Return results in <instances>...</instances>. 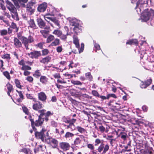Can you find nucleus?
I'll return each instance as SVG.
<instances>
[{"mask_svg": "<svg viewBox=\"0 0 154 154\" xmlns=\"http://www.w3.org/2000/svg\"><path fill=\"white\" fill-rule=\"evenodd\" d=\"M6 7L11 12L14 14V15L12 14V17L15 19L16 20H19L18 15L16 12V9L13 4L8 0L6 1Z\"/></svg>", "mask_w": 154, "mask_h": 154, "instance_id": "obj_1", "label": "nucleus"}, {"mask_svg": "<svg viewBox=\"0 0 154 154\" xmlns=\"http://www.w3.org/2000/svg\"><path fill=\"white\" fill-rule=\"evenodd\" d=\"M71 21V24L74 26L73 30L75 33H77L81 32L82 30L81 27L77 23V20L76 19H72Z\"/></svg>", "mask_w": 154, "mask_h": 154, "instance_id": "obj_2", "label": "nucleus"}, {"mask_svg": "<svg viewBox=\"0 0 154 154\" xmlns=\"http://www.w3.org/2000/svg\"><path fill=\"white\" fill-rule=\"evenodd\" d=\"M152 14L148 9L145 10L142 13L141 17L142 21L146 22L148 20Z\"/></svg>", "mask_w": 154, "mask_h": 154, "instance_id": "obj_3", "label": "nucleus"}, {"mask_svg": "<svg viewBox=\"0 0 154 154\" xmlns=\"http://www.w3.org/2000/svg\"><path fill=\"white\" fill-rule=\"evenodd\" d=\"M21 41L26 49H28L29 43L32 42L34 41V39L33 38L31 35H30L28 38L24 36H22L21 37Z\"/></svg>", "mask_w": 154, "mask_h": 154, "instance_id": "obj_4", "label": "nucleus"}, {"mask_svg": "<svg viewBox=\"0 0 154 154\" xmlns=\"http://www.w3.org/2000/svg\"><path fill=\"white\" fill-rule=\"evenodd\" d=\"M29 118L31 122L32 126H33L34 124L36 126H41L42 124L44 121L43 119H42V118L38 117V120H36L35 122H34L33 120L32 119L31 116H30L29 117Z\"/></svg>", "mask_w": 154, "mask_h": 154, "instance_id": "obj_5", "label": "nucleus"}, {"mask_svg": "<svg viewBox=\"0 0 154 154\" xmlns=\"http://www.w3.org/2000/svg\"><path fill=\"white\" fill-rule=\"evenodd\" d=\"M46 132V131L45 129L42 130L40 132H37L35 133V137L38 138L40 139L43 142H45L46 139H44L45 133Z\"/></svg>", "mask_w": 154, "mask_h": 154, "instance_id": "obj_6", "label": "nucleus"}, {"mask_svg": "<svg viewBox=\"0 0 154 154\" xmlns=\"http://www.w3.org/2000/svg\"><path fill=\"white\" fill-rule=\"evenodd\" d=\"M82 139L85 142H87V137H85L83 135H80L79 137H76L74 141V144L75 145L80 144Z\"/></svg>", "mask_w": 154, "mask_h": 154, "instance_id": "obj_7", "label": "nucleus"}, {"mask_svg": "<svg viewBox=\"0 0 154 154\" xmlns=\"http://www.w3.org/2000/svg\"><path fill=\"white\" fill-rule=\"evenodd\" d=\"M27 54L31 58L37 59L40 56L41 53L39 51H34L30 53H28Z\"/></svg>", "mask_w": 154, "mask_h": 154, "instance_id": "obj_8", "label": "nucleus"}, {"mask_svg": "<svg viewBox=\"0 0 154 154\" xmlns=\"http://www.w3.org/2000/svg\"><path fill=\"white\" fill-rule=\"evenodd\" d=\"M45 142L52 145L54 148L56 147L58 144V141L52 138L47 139L45 140Z\"/></svg>", "mask_w": 154, "mask_h": 154, "instance_id": "obj_9", "label": "nucleus"}, {"mask_svg": "<svg viewBox=\"0 0 154 154\" xmlns=\"http://www.w3.org/2000/svg\"><path fill=\"white\" fill-rule=\"evenodd\" d=\"M59 146L61 149L65 151L68 150L70 146L69 143L67 142L60 143L59 144Z\"/></svg>", "mask_w": 154, "mask_h": 154, "instance_id": "obj_10", "label": "nucleus"}, {"mask_svg": "<svg viewBox=\"0 0 154 154\" xmlns=\"http://www.w3.org/2000/svg\"><path fill=\"white\" fill-rule=\"evenodd\" d=\"M47 7V4L46 3L44 2L38 5L37 10L39 12H44L45 11Z\"/></svg>", "mask_w": 154, "mask_h": 154, "instance_id": "obj_11", "label": "nucleus"}, {"mask_svg": "<svg viewBox=\"0 0 154 154\" xmlns=\"http://www.w3.org/2000/svg\"><path fill=\"white\" fill-rule=\"evenodd\" d=\"M47 10L48 12V15H50L54 16L57 12V10L54 7L52 6L51 7Z\"/></svg>", "mask_w": 154, "mask_h": 154, "instance_id": "obj_12", "label": "nucleus"}, {"mask_svg": "<svg viewBox=\"0 0 154 154\" xmlns=\"http://www.w3.org/2000/svg\"><path fill=\"white\" fill-rule=\"evenodd\" d=\"M145 1L144 0H138L137 3V6L136 9H137V11L138 12V10L139 9V11H141V8L140 7L144 3Z\"/></svg>", "mask_w": 154, "mask_h": 154, "instance_id": "obj_13", "label": "nucleus"}, {"mask_svg": "<svg viewBox=\"0 0 154 154\" xmlns=\"http://www.w3.org/2000/svg\"><path fill=\"white\" fill-rule=\"evenodd\" d=\"M73 42L75 45L76 47L78 48H79V40L76 35H74L73 36Z\"/></svg>", "mask_w": 154, "mask_h": 154, "instance_id": "obj_14", "label": "nucleus"}, {"mask_svg": "<svg viewBox=\"0 0 154 154\" xmlns=\"http://www.w3.org/2000/svg\"><path fill=\"white\" fill-rule=\"evenodd\" d=\"M38 96L39 100L41 101H44L46 99V96L44 92H42L38 93Z\"/></svg>", "mask_w": 154, "mask_h": 154, "instance_id": "obj_15", "label": "nucleus"}, {"mask_svg": "<svg viewBox=\"0 0 154 154\" xmlns=\"http://www.w3.org/2000/svg\"><path fill=\"white\" fill-rule=\"evenodd\" d=\"M14 45L16 48H20L22 46L21 42L17 38H14Z\"/></svg>", "mask_w": 154, "mask_h": 154, "instance_id": "obj_16", "label": "nucleus"}, {"mask_svg": "<svg viewBox=\"0 0 154 154\" xmlns=\"http://www.w3.org/2000/svg\"><path fill=\"white\" fill-rule=\"evenodd\" d=\"M42 107V105L39 102H37L36 103L33 105V108L34 109L36 110L41 109Z\"/></svg>", "mask_w": 154, "mask_h": 154, "instance_id": "obj_17", "label": "nucleus"}, {"mask_svg": "<svg viewBox=\"0 0 154 154\" xmlns=\"http://www.w3.org/2000/svg\"><path fill=\"white\" fill-rule=\"evenodd\" d=\"M149 83L147 84H146L145 82H142L140 86V87L142 88H146L147 87L149 86V85H150L152 83V80L151 79H149Z\"/></svg>", "mask_w": 154, "mask_h": 154, "instance_id": "obj_18", "label": "nucleus"}, {"mask_svg": "<svg viewBox=\"0 0 154 154\" xmlns=\"http://www.w3.org/2000/svg\"><path fill=\"white\" fill-rule=\"evenodd\" d=\"M48 79L46 76H41L40 81L42 84H46L48 82Z\"/></svg>", "mask_w": 154, "mask_h": 154, "instance_id": "obj_19", "label": "nucleus"}, {"mask_svg": "<svg viewBox=\"0 0 154 154\" xmlns=\"http://www.w3.org/2000/svg\"><path fill=\"white\" fill-rule=\"evenodd\" d=\"M51 59L50 57L49 56L45 58H43L40 60L41 62L43 63H47L49 61H50Z\"/></svg>", "mask_w": 154, "mask_h": 154, "instance_id": "obj_20", "label": "nucleus"}, {"mask_svg": "<svg viewBox=\"0 0 154 154\" xmlns=\"http://www.w3.org/2000/svg\"><path fill=\"white\" fill-rule=\"evenodd\" d=\"M38 23L39 26L40 28H45V24L43 20L41 19H39L38 20Z\"/></svg>", "mask_w": 154, "mask_h": 154, "instance_id": "obj_21", "label": "nucleus"}, {"mask_svg": "<svg viewBox=\"0 0 154 154\" xmlns=\"http://www.w3.org/2000/svg\"><path fill=\"white\" fill-rule=\"evenodd\" d=\"M16 91L18 93L20 97V98H18L17 99V101L19 102H21L24 99L23 95V94L21 91H18L17 90H16Z\"/></svg>", "mask_w": 154, "mask_h": 154, "instance_id": "obj_22", "label": "nucleus"}, {"mask_svg": "<svg viewBox=\"0 0 154 154\" xmlns=\"http://www.w3.org/2000/svg\"><path fill=\"white\" fill-rule=\"evenodd\" d=\"M138 42L136 39H132L128 40L126 42V44L128 45H137Z\"/></svg>", "mask_w": 154, "mask_h": 154, "instance_id": "obj_23", "label": "nucleus"}, {"mask_svg": "<svg viewBox=\"0 0 154 154\" xmlns=\"http://www.w3.org/2000/svg\"><path fill=\"white\" fill-rule=\"evenodd\" d=\"M62 32L59 29H55L54 31L52 33L57 35V37H59L61 35H62Z\"/></svg>", "mask_w": 154, "mask_h": 154, "instance_id": "obj_24", "label": "nucleus"}, {"mask_svg": "<svg viewBox=\"0 0 154 154\" xmlns=\"http://www.w3.org/2000/svg\"><path fill=\"white\" fill-rule=\"evenodd\" d=\"M60 44V40L59 39L56 38L53 42L51 45L52 46H56L59 45Z\"/></svg>", "mask_w": 154, "mask_h": 154, "instance_id": "obj_25", "label": "nucleus"}, {"mask_svg": "<svg viewBox=\"0 0 154 154\" xmlns=\"http://www.w3.org/2000/svg\"><path fill=\"white\" fill-rule=\"evenodd\" d=\"M54 39V35H50L48 36L46 40V42L49 43Z\"/></svg>", "mask_w": 154, "mask_h": 154, "instance_id": "obj_26", "label": "nucleus"}, {"mask_svg": "<svg viewBox=\"0 0 154 154\" xmlns=\"http://www.w3.org/2000/svg\"><path fill=\"white\" fill-rule=\"evenodd\" d=\"M41 33L42 34L43 36L45 38L47 36V34H48L49 31L48 29H43L40 31Z\"/></svg>", "mask_w": 154, "mask_h": 154, "instance_id": "obj_27", "label": "nucleus"}, {"mask_svg": "<svg viewBox=\"0 0 154 154\" xmlns=\"http://www.w3.org/2000/svg\"><path fill=\"white\" fill-rule=\"evenodd\" d=\"M28 23L29 25V26L31 28H34L35 27V24L34 21L32 20H30L28 21Z\"/></svg>", "mask_w": 154, "mask_h": 154, "instance_id": "obj_28", "label": "nucleus"}, {"mask_svg": "<svg viewBox=\"0 0 154 154\" xmlns=\"http://www.w3.org/2000/svg\"><path fill=\"white\" fill-rule=\"evenodd\" d=\"M77 130L80 133H85L86 130L83 128H82L80 126H78L76 127Z\"/></svg>", "mask_w": 154, "mask_h": 154, "instance_id": "obj_29", "label": "nucleus"}, {"mask_svg": "<svg viewBox=\"0 0 154 154\" xmlns=\"http://www.w3.org/2000/svg\"><path fill=\"white\" fill-rule=\"evenodd\" d=\"M41 75V73L38 70H37L33 74V76L35 77L38 78Z\"/></svg>", "mask_w": 154, "mask_h": 154, "instance_id": "obj_30", "label": "nucleus"}, {"mask_svg": "<svg viewBox=\"0 0 154 154\" xmlns=\"http://www.w3.org/2000/svg\"><path fill=\"white\" fill-rule=\"evenodd\" d=\"M130 121L134 125L137 124L139 123L138 120L134 118H132L131 119Z\"/></svg>", "mask_w": 154, "mask_h": 154, "instance_id": "obj_31", "label": "nucleus"}, {"mask_svg": "<svg viewBox=\"0 0 154 154\" xmlns=\"http://www.w3.org/2000/svg\"><path fill=\"white\" fill-rule=\"evenodd\" d=\"M85 76L87 78L89 81H91L92 80L93 78L90 72H88L86 73L85 74Z\"/></svg>", "mask_w": 154, "mask_h": 154, "instance_id": "obj_32", "label": "nucleus"}, {"mask_svg": "<svg viewBox=\"0 0 154 154\" xmlns=\"http://www.w3.org/2000/svg\"><path fill=\"white\" fill-rule=\"evenodd\" d=\"M20 152H23L25 154H29V149L26 148H23L20 150Z\"/></svg>", "mask_w": 154, "mask_h": 154, "instance_id": "obj_33", "label": "nucleus"}, {"mask_svg": "<svg viewBox=\"0 0 154 154\" xmlns=\"http://www.w3.org/2000/svg\"><path fill=\"white\" fill-rule=\"evenodd\" d=\"M71 82L74 85H82V83L79 81L72 80L71 81Z\"/></svg>", "mask_w": 154, "mask_h": 154, "instance_id": "obj_34", "label": "nucleus"}, {"mask_svg": "<svg viewBox=\"0 0 154 154\" xmlns=\"http://www.w3.org/2000/svg\"><path fill=\"white\" fill-rule=\"evenodd\" d=\"M74 136V134L69 132H67L65 135V137L66 138H68L73 137Z\"/></svg>", "mask_w": 154, "mask_h": 154, "instance_id": "obj_35", "label": "nucleus"}, {"mask_svg": "<svg viewBox=\"0 0 154 154\" xmlns=\"http://www.w3.org/2000/svg\"><path fill=\"white\" fill-rule=\"evenodd\" d=\"M31 69V68L30 66L24 65L23 66H22L21 67V69L23 70H30Z\"/></svg>", "mask_w": 154, "mask_h": 154, "instance_id": "obj_36", "label": "nucleus"}, {"mask_svg": "<svg viewBox=\"0 0 154 154\" xmlns=\"http://www.w3.org/2000/svg\"><path fill=\"white\" fill-rule=\"evenodd\" d=\"M15 82L16 84L17 87L20 89H21V86L20 85V83L19 81L17 79H15Z\"/></svg>", "mask_w": 154, "mask_h": 154, "instance_id": "obj_37", "label": "nucleus"}, {"mask_svg": "<svg viewBox=\"0 0 154 154\" xmlns=\"http://www.w3.org/2000/svg\"><path fill=\"white\" fill-rule=\"evenodd\" d=\"M11 27L14 29H15L16 32H17L18 30V28L17 26V25L15 23L12 22L11 23Z\"/></svg>", "mask_w": 154, "mask_h": 154, "instance_id": "obj_38", "label": "nucleus"}, {"mask_svg": "<svg viewBox=\"0 0 154 154\" xmlns=\"http://www.w3.org/2000/svg\"><path fill=\"white\" fill-rule=\"evenodd\" d=\"M6 86L8 89V91H11L13 90L12 86L9 83H7L6 84Z\"/></svg>", "mask_w": 154, "mask_h": 154, "instance_id": "obj_39", "label": "nucleus"}, {"mask_svg": "<svg viewBox=\"0 0 154 154\" xmlns=\"http://www.w3.org/2000/svg\"><path fill=\"white\" fill-rule=\"evenodd\" d=\"M8 31L6 29H2L0 31V34L2 36L6 35Z\"/></svg>", "mask_w": 154, "mask_h": 154, "instance_id": "obj_40", "label": "nucleus"}, {"mask_svg": "<svg viewBox=\"0 0 154 154\" xmlns=\"http://www.w3.org/2000/svg\"><path fill=\"white\" fill-rule=\"evenodd\" d=\"M69 35H67L66 33L65 35L63 34L62 32V35H60V36L59 37L61 39L64 40L66 41L67 38V36Z\"/></svg>", "mask_w": 154, "mask_h": 154, "instance_id": "obj_41", "label": "nucleus"}, {"mask_svg": "<svg viewBox=\"0 0 154 154\" xmlns=\"http://www.w3.org/2000/svg\"><path fill=\"white\" fill-rule=\"evenodd\" d=\"M53 114L52 112L48 111L46 113H45V116L46 117H48L52 116Z\"/></svg>", "mask_w": 154, "mask_h": 154, "instance_id": "obj_42", "label": "nucleus"}, {"mask_svg": "<svg viewBox=\"0 0 154 154\" xmlns=\"http://www.w3.org/2000/svg\"><path fill=\"white\" fill-rule=\"evenodd\" d=\"M45 111V110L44 109L39 110L38 112L40 114L39 116H38V117L42 118L43 115H45V113H44V112Z\"/></svg>", "mask_w": 154, "mask_h": 154, "instance_id": "obj_43", "label": "nucleus"}, {"mask_svg": "<svg viewBox=\"0 0 154 154\" xmlns=\"http://www.w3.org/2000/svg\"><path fill=\"white\" fill-rule=\"evenodd\" d=\"M48 15H48V13L44 15V18L45 19V20L47 21H48V20H52V18L51 17H48Z\"/></svg>", "mask_w": 154, "mask_h": 154, "instance_id": "obj_44", "label": "nucleus"}, {"mask_svg": "<svg viewBox=\"0 0 154 154\" xmlns=\"http://www.w3.org/2000/svg\"><path fill=\"white\" fill-rule=\"evenodd\" d=\"M104 147V145L103 143H101L100 146L98 147V149H97L98 151L99 152H101L103 150V148Z\"/></svg>", "mask_w": 154, "mask_h": 154, "instance_id": "obj_45", "label": "nucleus"}, {"mask_svg": "<svg viewBox=\"0 0 154 154\" xmlns=\"http://www.w3.org/2000/svg\"><path fill=\"white\" fill-rule=\"evenodd\" d=\"M120 134H121V137L124 140H125L127 136V134L123 132H121Z\"/></svg>", "mask_w": 154, "mask_h": 154, "instance_id": "obj_46", "label": "nucleus"}, {"mask_svg": "<svg viewBox=\"0 0 154 154\" xmlns=\"http://www.w3.org/2000/svg\"><path fill=\"white\" fill-rule=\"evenodd\" d=\"M51 124L52 126L54 127H56L58 125L57 123L54 120L51 122Z\"/></svg>", "mask_w": 154, "mask_h": 154, "instance_id": "obj_47", "label": "nucleus"}, {"mask_svg": "<svg viewBox=\"0 0 154 154\" xmlns=\"http://www.w3.org/2000/svg\"><path fill=\"white\" fill-rule=\"evenodd\" d=\"M109 146L108 145H106L104 146L103 150V153H105L109 149Z\"/></svg>", "mask_w": 154, "mask_h": 154, "instance_id": "obj_48", "label": "nucleus"}, {"mask_svg": "<svg viewBox=\"0 0 154 154\" xmlns=\"http://www.w3.org/2000/svg\"><path fill=\"white\" fill-rule=\"evenodd\" d=\"M28 0H17V5H19V4H22V3H26Z\"/></svg>", "mask_w": 154, "mask_h": 154, "instance_id": "obj_49", "label": "nucleus"}, {"mask_svg": "<svg viewBox=\"0 0 154 154\" xmlns=\"http://www.w3.org/2000/svg\"><path fill=\"white\" fill-rule=\"evenodd\" d=\"M3 74L7 79H10V76L9 75V73L7 71L4 72L3 73Z\"/></svg>", "mask_w": 154, "mask_h": 154, "instance_id": "obj_50", "label": "nucleus"}, {"mask_svg": "<svg viewBox=\"0 0 154 154\" xmlns=\"http://www.w3.org/2000/svg\"><path fill=\"white\" fill-rule=\"evenodd\" d=\"M94 45L95 48V50H96V51H97V50H100V46L99 45L96 43H94Z\"/></svg>", "mask_w": 154, "mask_h": 154, "instance_id": "obj_51", "label": "nucleus"}, {"mask_svg": "<svg viewBox=\"0 0 154 154\" xmlns=\"http://www.w3.org/2000/svg\"><path fill=\"white\" fill-rule=\"evenodd\" d=\"M2 57L7 59H10V55L8 54H5L2 56Z\"/></svg>", "mask_w": 154, "mask_h": 154, "instance_id": "obj_52", "label": "nucleus"}, {"mask_svg": "<svg viewBox=\"0 0 154 154\" xmlns=\"http://www.w3.org/2000/svg\"><path fill=\"white\" fill-rule=\"evenodd\" d=\"M27 10L31 14L34 11V10L32 9L31 7L30 8L27 7Z\"/></svg>", "mask_w": 154, "mask_h": 154, "instance_id": "obj_53", "label": "nucleus"}, {"mask_svg": "<svg viewBox=\"0 0 154 154\" xmlns=\"http://www.w3.org/2000/svg\"><path fill=\"white\" fill-rule=\"evenodd\" d=\"M42 54L45 55L49 53V51L47 49H45L42 51Z\"/></svg>", "mask_w": 154, "mask_h": 154, "instance_id": "obj_54", "label": "nucleus"}, {"mask_svg": "<svg viewBox=\"0 0 154 154\" xmlns=\"http://www.w3.org/2000/svg\"><path fill=\"white\" fill-rule=\"evenodd\" d=\"M53 76L55 79H58L60 77V76L59 73H55L53 75Z\"/></svg>", "mask_w": 154, "mask_h": 154, "instance_id": "obj_55", "label": "nucleus"}, {"mask_svg": "<svg viewBox=\"0 0 154 154\" xmlns=\"http://www.w3.org/2000/svg\"><path fill=\"white\" fill-rule=\"evenodd\" d=\"M99 128L101 132L103 133L105 131V128L102 125L100 126Z\"/></svg>", "mask_w": 154, "mask_h": 154, "instance_id": "obj_56", "label": "nucleus"}, {"mask_svg": "<svg viewBox=\"0 0 154 154\" xmlns=\"http://www.w3.org/2000/svg\"><path fill=\"white\" fill-rule=\"evenodd\" d=\"M52 21L54 22V23L57 26L59 27V28L60 29L61 28L60 26V25L57 20H53Z\"/></svg>", "mask_w": 154, "mask_h": 154, "instance_id": "obj_57", "label": "nucleus"}, {"mask_svg": "<svg viewBox=\"0 0 154 154\" xmlns=\"http://www.w3.org/2000/svg\"><path fill=\"white\" fill-rule=\"evenodd\" d=\"M88 147L91 150H94V146L91 144H89L88 145Z\"/></svg>", "mask_w": 154, "mask_h": 154, "instance_id": "obj_58", "label": "nucleus"}, {"mask_svg": "<svg viewBox=\"0 0 154 154\" xmlns=\"http://www.w3.org/2000/svg\"><path fill=\"white\" fill-rule=\"evenodd\" d=\"M95 145L97 146L98 144L101 143V140L99 139H97L95 141Z\"/></svg>", "mask_w": 154, "mask_h": 154, "instance_id": "obj_59", "label": "nucleus"}, {"mask_svg": "<svg viewBox=\"0 0 154 154\" xmlns=\"http://www.w3.org/2000/svg\"><path fill=\"white\" fill-rule=\"evenodd\" d=\"M63 49L62 46H59L56 49L58 53L61 52L62 51Z\"/></svg>", "mask_w": 154, "mask_h": 154, "instance_id": "obj_60", "label": "nucleus"}, {"mask_svg": "<svg viewBox=\"0 0 154 154\" xmlns=\"http://www.w3.org/2000/svg\"><path fill=\"white\" fill-rule=\"evenodd\" d=\"M22 109L24 112L26 114H28L29 112L27 108L25 106H23L22 107Z\"/></svg>", "mask_w": 154, "mask_h": 154, "instance_id": "obj_61", "label": "nucleus"}, {"mask_svg": "<svg viewBox=\"0 0 154 154\" xmlns=\"http://www.w3.org/2000/svg\"><path fill=\"white\" fill-rule=\"evenodd\" d=\"M81 47L80 49L79 50V53H80L82 52L84 50V45L83 43L81 44Z\"/></svg>", "mask_w": 154, "mask_h": 154, "instance_id": "obj_62", "label": "nucleus"}, {"mask_svg": "<svg viewBox=\"0 0 154 154\" xmlns=\"http://www.w3.org/2000/svg\"><path fill=\"white\" fill-rule=\"evenodd\" d=\"M26 79L29 82H31L33 81V78L31 76H29L27 77Z\"/></svg>", "mask_w": 154, "mask_h": 154, "instance_id": "obj_63", "label": "nucleus"}, {"mask_svg": "<svg viewBox=\"0 0 154 154\" xmlns=\"http://www.w3.org/2000/svg\"><path fill=\"white\" fill-rule=\"evenodd\" d=\"M18 64L20 65H22V66H23L25 65L24 60H22L21 61H20L18 62Z\"/></svg>", "mask_w": 154, "mask_h": 154, "instance_id": "obj_64", "label": "nucleus"}]
</instances>
